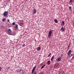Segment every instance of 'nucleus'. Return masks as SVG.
I'll list each match as a JSON object with an SVG mask.
<instances>
[{"label": "nucleus", "mask_w": 74, "mask_h": 74, "mask_svg": "<svg viewBox=\"0 0 74 74\" xmlns=\"http://www.w3.org/2000/svg\"><path fill=\"white\" fill-rule=\"evenodd\" d=\"M37 67L36 66H35L33 68V69L32 70V74H37V73H36V71H35L36 70V67Z\"/></svg>", "instance_id": "1"}, {"label": "nucleus", "mask_w": 74, "mask_h": 74, "mask_svg": "<svg viewBox=\"0 0 74 74\" xmlns=\"http://www.w3.org/2000/svg\"><path fill=\"white\" fill-rule=\"evenodd\" d=\"M3 16H5V17H8V11L5 12L3 13Z\"/></svg>", "instance_id": "2"}, {"label": "nucleus", "mask_w": 74, "mask_h": 74, "mask_svg": "<svg viewBox=\"0 0 74 74\" xmlns=\"http://www.w3.org/2000/svg\"><path fill=\"white\" fill-rule=\"evenodd\" d=\"M52 31L51 30L49 32L48 37L49 38H50V37L51 36V35H52Z\"/></svg>", "instance_id": "3"}, {"label": "nucleus", "mask_w": 74, "mask_h": 74, "mask_svg": "<svg viewBox=\"0 0 74 74\" xmlns=\"http://www.w3.org/2000/svg\"><path fill=\"white\" fill-rule=\"evenodd\" d=\"M71 52H72L71 50V49H70L68 53V56H69V57H70V54H71Z\"/></svg>", "instance_id": "4"}, {"label": "nucleus", "mask_w": 74, "mask_h": 74, "mask_svg": "<svg viewBox=\"0 0 74 74\" xmlns=\"http://www.w3.org/2000/svg\"><path fill=\"white\" fill-rule=\"evenodd\" d=\"M62 59V57H59L58 58H57L56 59V62H60L61 61V59Z\"/></svg>", "instance_id": "5"}, {"label": "nucleus", "mask_w": 74, "mask_h": 74, "mask_svg": "<svg viewBox=\"0 0 74 74\" xmlns=\"http://www.w3.org/2000/svg\"><path fill=\"white\" fill-rule=\"evenodd\" d=\"M8 32L9 34H11L12 33V32H11V30L10 29H8Z\"/></svg>", "instance_id": "6"}, {"label": "nucleus", "mask_w": 74, "mask_h": 74, "mask_svg": "<svg viewBox=\"0 0 74 74\" xmlns=\"http://www.w3.org/2000/svg\"><path fill=\"white\" fill-rule=\"evenodd\" d=\"M60 31L61 32H64L65 31V29L63 28V27H62L61 28Z\"/></svg>", "instance_id": "7"}, {"label": "nucleus", "mask_w": 74, "mask_h": 74, "mask_svg": "<svg viewBox=\"0 0 74 74\" xmlns=\"http://www.w3.org/2000/svg\"><path fill=\"white\" fill-rule=\"evenodd\" d=\"M37 12V11H36V10L34 9L33 11V12L32 13L33 15H34V14H36Z\"/></svg>", "instance_id": "8"}, {"label": "nucleus", "mask_w": 74, "mask_h": 74, "mask_svg": "<svg viewBox=\"0 0 74 74\" xmlns=\"http://www.w3.org/2000/svg\"><path fill=\"white\" fill-rule=\"evenodd\" d=\"M55 58V56H53L51 58V62H53V59Z\"/></svg>", "instance_id": "9"}, {"label": "nucleus", "mask_w": 74, "mask_h": 74, "mask_svg": "<svg viewBox=\"0 0 74 74\" xmlns=\"http://www.w3.org/2000/svg\"><path fill=\"white\" fill-rule=\"evenodd\" d=\"M64 21H62L61 25L62 26H64Z\"/></svg>", "instance_id": "10"}, {"label": "nucleus", "mask_w": 74, "mask_h": 74, "mask_svg": "<svg viewBox=\"0 0 74 74\" xmlns=\"http://www.w3.org/2000/svg\"><path fill=\"white\" fill-rule=\"evenodd\" d=\"M51 63V61L50 60L48 61L47 62V64L48 65H49Z\"/></svg>", "instance_id": "11"}, {"label": "nucleus", "mask_w": 74, "mask_h": 74, "mask_svg": "<svg viewBox=\"0 0 74 74\" xmlns=\"http://www.w3.org/2000/svg\"><path fill=\"white\" fill-rule=\"evenodd\" d=\"M15 26H16L14 27L15 28V29H18V25L16 24Z\"/></svg>", "instance_id": "12"}, {"label": "nucleus", "mask_w": 74, "mask_h": 74, "mask_svg": "<svg viewBox=\"0 0 74 74\" xmlns=\"http://www.w3.org/2000/svg\"><path fill=\"white\" fill-rule=\"evenodd\" d=\"M6 21V18H4L2 19L3 22H5Z\"/></svg>", "instance_id": "13"}, {"label": "nucleus", "mask_w": 74, "mask_h": 74, "mask_svg": "<svg viewBox=\"0 0 74 74\" xmlns=\"http://www.w3.org/2000/svg\"><path fill=\"white\" fill-rule=\"evenodd\" d=\"M54 21L55 23H58V20H56V19H55L54 20Z\"/></svg>", "instance_id": "14"}, {"label": "nucleus", "mask_w": 74, "mask_h": 74, "mask_svg": "<svg viewBox=\"0 0 74 74\" xmlns=\"http://www.w3.org/2000/svg\"><path fill=\"white\" fill-rule=\"evenodd\" d=\"M40 47H39L37 49V51H40Z\"/></svg>", "instance_id": "15"}, {"label": "nucleus", "mask_w": 74, "mask_h": 74, "mask_svg": "<svg viewBox=\"0 0 74 74\" xmlns=\"http://www.w3.org/2000/svg\"><path fill=\"white\" fill-rule=\"evenodd\" d=\"M53 67L54 69H55V68H56V64L54 65Z\"/></svg>", "instance_id": "16"}, {"label": "nucleus", "mask_w": 74, "mask_h": 74, "mask_svg": "<svg viewBox=\"0 0 74 74\" xmlns=\"http://www.w3.org/2000/svg\"><path fill=\"white\" fill-rule=\"evenodd\" d=\"M45 65H43V66H42L40 68L41 69H42L44 68V67H45Z\"/></svg>", "instance_id": "17"}, {"label": "nucleus", "mask_w": 74, "mask_h": 74, "mask_svg": "<svg viewBox=\"0 0 74 74\" xmlns=\"http://www.w3.org/2000/svg\"><path fill=\"white\" fill-rule=\"evenodd\" d=\"M51 53H50L48 56H47V57H49V56H51Z\"/></svg>", "instance_id": "18"}, {"label": "nucleus", "mask_w": 74, "mask_h": 74, "mask_svg": "<svg viewBox=\"0 0 74 74\" xmlns=\"http://www.w3.org/2000/svg\"><path fill=\"white\" fill-rule=\"evenodd\" d=\"M25 45V44H23V45H22V47H24Z\"/></svg>", "instance_id": "19"}, {"label": "nucleus", "mask_w": 74, "mask_h": 74, "mask_svg": "<svg viewBox=\"0 0 74 74\" xmlns=\"http://www.w3.org/2000/svg\"><path fill=\"white\" fill-rule=\"evenodd\" d=\"M12 25H15V23L13 22L12 23Z\"/></svg>", "instance_id": "20"}, {"label": "nucleus", "mask_w": 74, "mask_h": 74, "mask_svg": "<svg viewBox=\"0 0 74 74\" xmlns=\"http://www.w3.org/2000/svg\"><path fill=\"white\" fill-rule=\"evenodd\" d=\"M71 8H72L71 6H70L69 7V8L70 10H71Z\"/></svg>", "instance_id": "21"}, {"label": "nucleus", "mask_w": 74, "mask_h": 74, "mask_svg": "<svg viewBox=\"0 0 74 74\" xmlns=\"http://www.w3.org/2000/svg\"><path fill=\"white\" fill-rule=\"evenodd\" d=\"M72 1H73L74 2V1H73L72 0H70V3H72Z\"/></svg>", "instance_id": "22"}, {"label": "nucleus", "mask_w": 74, "mask_h": 74, "mask_svg": "<svg viewBox=\"0 0 74 74\" xmlns=\"http://www.w3.org/2000/svg\"><path fill=\"white\" fill-rule=\"evenodd\" d=\"M2 69V68L1 67H0V71H1Z\"/></svg>", "instance_id": "23"}, {"label": "nucleus", "mask_w": 74, "mask_h": 74, "mask_svg": "<svg viewBox=\"0 0 74 74\" xmlns=\"http://www.w3.org/2000/svg\"><path fill=\"white\" fill-rule=\"evenodd\" d=\"M7 21V22H10V19L8 18Z\"/></svg>", "instance_id": "24"}, {"label": "nucleus", "mask_w": 74, "mask_h": 74, "mask_svg": "<svg viewBox=\"0 0 74 74\" xmlns=\"http://www.w3.org/2000/svg\"><path fill=\"white\" fill-rule=\"evenodd\" d=\"M73 59H74V56H73V57L72 58V60H73Z\"/></svg>", "instance_id": "25"}, {"label": "nucleus", "mask_w": 74, "mask_h": 74, "mask_svg": "<svg viewBox=\"0 0 74 74\" xmlns=\"http://www.w3.org/2000/svg\"><path fill=\"white\" fill-rule=\"evenodd\" d=\"M61 57H63V55L61 54Z\"/></svg>", "instance_id": "26"}, {"label": "nucleus", "mask_w": 74, "mask_h": 74, "mask_svg": "<svg viewBox=\"0 0 74 74\" xmlns=\"http://www.w3.org/2000/svg\"><path fill=\"white\" fill-rule=\"evenodd\" d=\"M21 70H19V73L21 72Z\"/></svg>", "instance_id": "27"}]
</instances>
